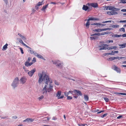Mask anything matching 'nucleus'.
I'll return each instance as SVG.
<instances>
[{
  "label": "nucleus",
  "mask_w": 126,
  "mask_h": 126,
  "mask_svg": "<svg viewBox=\"0 0 126 126\" xmlns=\"http://www.w3.org/2000/svg\"><path fill=\"white\" fill-rule=\"evenodd\" d=\"M48 4L47 5L43 6L42 8L41 9V10L44 12H46L45 10L48 7Z\"/></svg>",
  "instance_id": "obj_15"
},
{
  "label": "nucleus",
  "mask_w": 126,
  "mask_h": 126,
  "mask_svg": "<svg viewBox=\"0 0 126 126\" xmlns=\"http://www.w3.org/2000/svg\"><path fill=\"white\" fill-rule=\"evenodd\" d=\"M109 30V28H105L104 29H97L93 30V31L98 32H100L101 31Z\"/></svg>",
  "instance_id": "obj_7"
},
{
  "label": "nucleus",
  "mask_w": 126,
  "mask_h": 126,
  "mask_svg": "<svg viewBox=\"0 0 126 126\" xmlns=\"http://www.w3.org/2000/svg\"><path fill=\"white\" fill-rule=\"evenodd\" d=\"M67 99L68 100L71 99H72V97L71 96H67Z\"/></svg>",
  "instance_id": "obj_47"
},
{
  "label": "nucleus",
  "mask_w": 126,
  "mask_h": 126,
  "mask_svg": "<svg viewBox=\"0 0 126 126\" xmlns=\"http://www.w3.org/2000/svg\"><path fill=\"white\" fill-rule=\"evenodd\" d=\"M29 52L31 54H33L35 55V53H36V52H34L33 51L31 50H29Z\"/></svg>",
  "instance_id": "obj_28"
},
{
  "label": "nucleus",
  "mask_w": 126,
  "mask_h": 126,
  "mask_svg": "<svg viewBox=\"0 0 126 126\" xmlns=\"http://www.w3.org/2000/svg\"><path fill=\"white\" fill-rule=\"evenodd\" d=\"M38 75L39 78L38 83L40 84L43 81L46 84L42 90V94H46L47 92L49 93L53 91V85L52 84V80L49 78V76L44 71H43L42 73H39Z\"/></svg>",
  "instance_id": "obj_1"
},
{
  "label": "nucleus",
  "mask_w": 126,
  "mask_h": 126,
  "mask_svg": "<svg viewBox=\"0 0 126 126\" xmlns=\"http://www.w3.org/2000/svg\"><path fill=\"white\" fill-rule=\"evenodd\" d=\"M76 93L78 95L82 96V93L80 91L76 90H74V93L75 94H76Z\"/></svg>",
  "instance_id": "obj_10"
},
{
  "label": "nucleus",
  "mask_w": 126,
  "mask_h": 126,
  "mask_svg": "<svg viewBox=\"0 0 126 126\" xmlns=\"http://www.w3.org/2000/svg\"><path fill=\"white\" fill-rule=\"evenodd\" d=\"M123 37H126V34H124L121 35V36Z\"/></svg>",
  "instance_id": "obj_53"
},
{
  "label": "nucleus",
  "mask_w": 126,
  "mask_h": 126,
  "mask_svg": "<svg viewBox=\"0 0 126 126\" xmlns=\"http://www.w3.org/2000/svg\"><path fill=\"white\" fill-rule=\"evenodd\" d=\"M36 61V59L35 58H34L32 60V63H33Z\"/></svg>",
  "instance_id": "obj_44"
},
{
  "label": "nucleus",
  "mask_w": 126,
  "mask_h": 126,
  "mask_svg": "<svg viewBox=\"0 0 126 126\" xmlns=\"http://www.w3.org/2000/svg\"><path fill=\"white\" fill-rule=\"evenodd\" d=\"M18 35L23 40H26V37L25 36L21 35L20 33H18Z\"/></svg>",
  "instance_id": "obj_16"
},
{
  "label": "nucleus",
  "mask_w": 126,
  "mask_h": 126,
  "mask_svg": "<svg viewBox=\"0 0 126 126\" xmlns=\"http://www.w3.org/2000/svg\"><path fill=\"white\" fill-rule=\"evenodd\" d=\"M32 13L31 14H34L36 11V10H34L33 8L32 9Z\"/></svg>",
  "instance_id": "obj_30"
},
{
  "label": "nucleus",
  "mask_w": 126,
  "mask_h": 126,
  "mask_svg": "<svg viewBox=\"0 0 126 126\" xmlns=\"http://www.w3.org/2000/svg\"><path fill=\"white\" fill-rule=\"evenodd\" d=\"M7 117H8L7 116H5L4 117H1V119H5L7 118Z\"/></svg>",
  "instance_id": "obj_55"
},
{
  "label": "nucleus",
  "mask_w": 126,
  "mask_h": 126,
  "mask_svg": "<svg viewBox=\"0 0 126 126\" xmlns=\"http://www.w3.org/2000/svg\"><path fill=\"white\" fill-rule=\"evenodd\" d=\"M69 93H68V92H64V94L65 96H68V95L69 94Z\"/></svg>",
  "instance_id": "obj_35"
},
{
  "label": "nucleus",
  "mask_w": 126,
  "mask_h": 126,
  "mask_svg": "<svg viewBox=\"0 0 126 126\" xmlns=\"http://www.w3.org/2000/svg\"><path fill=\"white\" fill-rule=\"evenodd\" d=\"M89 21L90 20H94V18H90L87 19Z\"/></svg>",
  "instance_id": "obj_52"
},
{
  "label": "nucleus",
  "mask_w": 126,
  "mask_h": 126,
  "mask_svg": "<svg viewBox=\"0 0 126 126\" xmlns=\"http://www.w3.org/2000/svg\"><path fill=\"white\" fill-rule=\"evenodd\" d=\"M101 23H97V25H98L100 26H99L100 27Z\"/></svg>",
  "instance_id": "obj_64"
},
{
  "label": "nucleus",
  "mask_w": 126,
  "mask_h": 126,
  "mask_svg": "<svg viewBox=\"0 0 126 126\" xmlns=\"http://www.w3.org/2000/svg\"><path fill=\"white\" fill-rule=\"evenodd\" d=\"M19 42L20 43L22 44V45H23V44L24 43L23 42V41L22 40H21L20 41H19Z\"/></svg>",
  "instance_id": "obj_54"
},
{
  "label": "nucleus",
  "mask_w": 126,
  "mask_h": 126,
  "mask_svg": "<svg viewBox=\"0 0 126 126\" xmlns=\"http://www.w3.org/2000/svg\"><path fill=\"white\" fill-rule=\"evenodd\" d=\"M106 43H113V41L112 40H108L106 41Z\"/></svg>",
  "instance_id": "obj_33"
},
{
  "label": "nucleus",
  "mask_w": 126,
  "mask_h": 126,
  "mask_svg": "<svg viewBox=\"0 0 126 126\" xmlns=\"http://www.w3.org/2000/svg\"><path fill=\"white\" fill-rule=\"evenodd\" d=\"M27 81V78L25 77H23L20 79V81L21 84H24L26 83Z\"/></svg>",
  "instance_id": "obj_6"
},
{
  "label": "nucleus",
  "mask_w": 126,
  "mask_h": 126,
  "mask_svg": "<svg viewBox=\"0 0 126 126\" xmlns=\"http://www.w3.org/2000/svg\"><path fill=\"white\" fill-rule=\"evenodd\" d=\"M19 49H20V51H21V53L22 54H23L24 53V52H23V50L22 48L20 47L19 48Z\"/></svg>",
  "instance_id": "obj_48"
},
{
  "label": "nucleus",
  "mask_w": 126,
  "mask_h": 126,
  "mask_svg": "<svg viewBox=\"0 0 126 126\" xmlns=\"http://www.w3.org/2000/svg\"><path fill=\"white\" fill-rule=\"evenodd\" d=\"M8 46V44L6 43V44L4 45L2 47V49L3 50H5L7 48V46Z\"/></svg>",
  "instance_id": "obj_20"
},
{
  "label": "nucleus",
  "mask_w": 126,
  "mask_h": 126,
  "mask_svg": "<svg viewBox=\"0 0 126 126\" xmlns=\"http://www.w3.org/2000/svg\"><path fill=\"white\" fill-rule=\"evenodd\" d=\"M121 11L123 12H126V9H122L121 10Z\"/></svg>",
  "instance_id": "obj_59"
},
{
  "label": "nucleus",
  "mask_w": 126,
  "mask_h": 126,
  "mask_svg": "<svg viewBox=\"0 0 126 126\" xmlns=\"http://www.w3.org/2000/svg\"><path fill=\"white\" fill-rule=\"evenodd\" d=\"M112 68L118 72H120V69L118 68V67L116 65H114L112 67Z\"/></svg>",
  "instance_id": "obj_11"
},
{
  "label": "nucleus",
  "mask_w": 126,
  "mask_h": 126,
  "mask_svg": "<svg viewBox=\"0 0 126 126\" xmlns=\"http://www.w3.org/2000/svg\"><path fill=\"white\" fill-rule=\"evenodd\" d=\"M107 115V114H104L101 116V117L102 118H104V117H106Z\"/></svg>",
  "instance_id": "obj_49"
},
{
  "label": "nucleus",
  "mask_w": 126,
  "mask_h": 126,
  "mask_svg": "<svg viewBox=\"0 0 126 126\" xmlns=\"http://www.w3.org/2000/svg\"><path fill=\"white\" fill-rule=\"evenodd\" d=\"M34 120V119L28 118L29 123H31L33 122Z\"/></svg>",
  "instance_id": "obj_26"
},
{
  "label": "nucleus",
  "mask_w": 126,
  "mask_h": 126,
  "mask_svg": "<svg viewBox=\"0 0 126 126\" xmlns=\"http://www.w3.org/2000/svg\"><path fill=\"white\" fill-rule=\"evenodd\" d=\"M23 45L24 46H25L26 47H27L28 48H30V49H31V48L30 47H29L28 46H27V45H26V44H25L24 43V44H23Z\"/></svg>",
  "instance_id": "obj_45"
},
{
  "label": "nucleus",
  "mask_w": 126,
  "mask_h": 126,
  "mask_svg": "<svg viewBox=\"0 0 126 126\" xmlns=\"http://www.w3.org/2000/svg\"><path fill=\"white\" fill-rule=\"evenodd\" d=\"M109 6H104L102 7L101 8L102 10L104 11H105L106 10H109Z\"/></svg>",
  "instance_id": "obj_19"
},
{
  "label": "nucleus",
  "mask_w": 126,
  "mask_h": 126,
  "mask_svg": "<svg viewBox=\"0 0 126 126\" xmlns=\"http://www.w3.org/2000/svg\"><path fill=\"white\" fill-rule=\"evenodd\" d=\"M19 83V79L18 77H16L14 80L11 84V86L14 89L16 87Z\"/></svg>",
  "instance_id": "obj_2"
},
{
  "label": "nucleus",
  "mask_w": 126,
  "mask_h": 126,
  "mask_svg": "<svg viewBox=\"0 0 126 126\" xmlns=\"http://www.w3.org/2000/svg\"><path fill=\"white\" fill-rule=\"evenodd\" d=\"M84 100L86 101H87L89 100V97L88 95H84Z\"/></svg>",
  "instance_id": "obj_21"
},
{
  "label": "nucleus",
  "mask_w": 126,
  "mask_h": 126,
  "mask_svg": "<svg viewBox=\"0 0 126 126\" xmlns=\"http://www.w3.org/2000/svg\"><path fill=\"white\" fill-rule=\"evenodd\" d=\"M111 54V53H106L105 54V55H110V54Z\"/></svg>",
  "instance_id": "obj_51"
},
{
  "label": "nucleus",
  "mask_w": 126,
  "mask_h": 126,
  "mask_svg": "<svg viewBox=\"0 0 126 126\" xmlns=\"http://www.w3.org/2000/svg\"><path fill=\"white\" fill-rule=\"evenodd\" d=\"M89 5L94 8L98 7V5L96 3H90Z\"/></svg>",
  "instance_id": "obj_12"
},
{
  "label": "nucleus",
  "mask_w": 126,
  "mask_h": 126,
  "mask_svg": "<svg viewBox=\"0 0 126 126\" xmlns=\"http://www.w3.org/2000/svg\"><path fill=\"white\" fill-rule=\"evenodd\" d=\"M85 21H87L85 24L86 27L88 29L89 28V26L90 25V22L87 19H86Z\"/></svg>",
  "instance_id": "obj_17"
},
{
  "label": "nucleus",
  "mask_w": 126,
  "mask_h": 126,
  "mask_svg": "<svg viewBox=\"0 0 126 126\" xmlns=\"http://www.w3.org/2000/svg\"><path fill=\"white\" fill-rule=\"evenodd\" d=\"M115 59V57H111L109 58L108 60L111 61Z\"/></svg>",
  "instance_id": "obj_27"
},
{
  "label": "nucleus",
  "mask_w": 126,
  "mask_h": 126,
  "mask_svg": "<svg viewBox=\"0 0 126 126\" xmlns=\"http://www.w3.org/2000/svg\"><path fill=\"white\" fill-rule=\"evenodd\" d=\"M44 96L43 95H41L40 97L38 98V99L39 100H41L44 98Z\"/></svg>",
  "instance_id": "obj_34"
},
{
  "label": "nucleus",
  "mask_w": 126,
  "mask_h": 126,
  "mask_svg": "<svg viewBox=\"0 0 126 126\" xmlns=\"http://www.w3.org/2000/svg\"><path fill=\"white\" fill-rule=\"evenodd\" d=\"M33 64L32 63H29V62H26L25 63V65L27 67L29 66H31Z\"/></svg>",
  "instance_id": "obj_18"
},
{
  "label": "nucleus",
  "mask_w": 126,
  "mask_h": 126,
  "mask_svg": "<svg viewBox=\"0 0 126 126\" xmlns=\"http://www.w3.org/2000/svg\"><path fill=\"white\" fill-rule=\"evenodd\" d=\"M109 10H114V8L113 7L109 6Z\"/></svg>",
  "instance_id": "obj_31"
},
{
  "label": "nucleus",
  "mask_w": 126,
  "mask_h": 126,
  "mask_svg": "<svg viewBox=\"0 0 126 126\" xmlns=\"http://www.w3.org/2000/svg\"><path fill=\"white\" fill-rule=\"evenodd\" d=\"M111 22V21H103L102 22V23H110Z\"/></svg>",
  "instance_id": "obj_38"
},
{
  "label": "nucleus",
  "mask_w": 126,
  "mask_h": 126,
  "mask_svg": "<svg viewBox=\"0 0 126 126\" xmlns=\"http://www.w3.org/2000/svg\"><path fill=\"white\" fill-rule=\"evenodd\" d=\"M23 122H26L27 123H29L28 118H27L26 119L23 120Z\"/></svg>",
  "instance_id": "obj_50"
},
{
  "label": "nucleus",
  "mask_w": 126,
  "mask_h": 126,
  "mask_svg": "<svg viewBox=\"0 0 126 126\" xmlns=\"http://www.w3.org/2000/svg\"><path fill=\"white\" fill-rule=\"evenodd\" d=\"M39 6L38 5H37V4L35 6V7L37 10L38 9V8H39L38 6Z\"/></svg>",
  "instance_id": "obj_57"
},
{
  "label": "nucleus",
  "mask_w": 126,
  "mask_h": 126,
  "mask_svg": "<svg viewBox=\"0 0 126 126\" xmlns=\"http://www.w3.org/2000/svg\"><path fill=\"white\" fill-rule=\"evenodd\" d=\"M43 1H42V2H38L37 5H38L39 6H40L43 4Z\"/></svg>",
  "instance_id": "obj_36"
},
{
  "label": "nucleus",
  "mask_w": 126,
  "mask_h": 126,
  "mask_svg": "<svg viewBox=\"0 0 126 126\" xmlns=\"http://www.w3.org/2000/svg\"><path fill=\"white\" fill-rule=\"evenodd\" d=\"M126 43L120 45H119V46H121V48H125L126 47Z\"/></svg>",
  "instance_id": "obj_25"
},
{
  "label": "nucleus",
  "mask_w": 126,
  "mask_h": 126,
  "mask_svg": "<svg viewBox=\"0 0 126 126\" xmlns=\"http://www.w3.org/2000/svg\"><path fill=\"white\" fill-rule=\"evenodd\" d=\"M115 59H118V60H120L122 58H125V57H115Z\"/></svg>",
  "instance_id": "obj_41"
},
{
  "label": "nucleus",
  "mask_w": 126,
  "mask_h": 126,
  "mask_svg": "<svg viewBox=\"0 0 126 126\" xmlns=\"http://www.w3.org/2000/svg\"><path fill=\"white\" fill-rule=\"evenodd\" d=\"M94 35H98V36L101 35L100 33H95L91 35V36H94Z\"/></svg>",
  "instance_id": "obj_29"
},
{
  "label": "nucleus",
  "mask_w": 126,
  "mask_h": 126,
  "mask_svg": "<svg viewBox=\"0 0 126 126\" xmlns=\"http://www.w3.org/2000/svg\"><path fill=\"white\" fill-rule=\"evenodd\" d=\"M88 8V7L87 6H86L85 5H83V7H82V9L83 10H85V11H86Z\"/></svg>",
  "instance_id": "obj_23"
},
{
  "label": "nucleus",
  "mask_w": 126,
  "mask_h": 126,
  "mask_svg": "<svg viewBox=\"0 0 126 126\" xmlns=\"http://www.w3.org/2000/svg\"><path fill=\"white\" fill-rule=\"evenodd\" d=\"M31 59V58L30 57H29L28 58L27 61L26 62H29L30 60Z\"/></svg>",
  "instance_id": "obj_58"
},
{
  "label": "nucleus",
  "mask_w": 126,
  "mask_h": 126,
  "mask_svg": "<svg viewBox=\"0 0 126 126\" xmlns=\"http://www.w3.org/2000/svg\"><path fill=\"white\" fill-rule=\"evenodd\" d=\"M115 94H121V95H126V93H117L116 94L114 93Z\"/></svg>",
  "instance_id": "obj_39"
},
{
  "label": "nucleus",
  "mask_w": 126,
  "mask_h": 126,
  "mask_svg": "<svg viewBox=\"0 0 126 126\" xmlns=\"http://www.w3.org/2000/svg\"><path fill=\"white\" fill-rule=\"evenodd\" d=\"M122 117V115H120L117 117V119H120V118H121Z\"/></svg>",
  "instance_id": "obj_56"
},
{
  "label": "nucleus",
  "mask_w": 126,
  "mask_h": 126,
  "mask_svg": "<svg viewBox=\"0 0 126 126\" xmlns=\"http://www.w3.org/2000/svg\"><path fill=\"white\" fill-rule=\"evenodd\" d=\"M119 31H122L123 32H125V28H121L120 29Z\"/></svg>",
  "instance_id": "obj_40"
},
{
  "label": "nucleus",
  "mask_w": 126,
  "mask_h": 126,
  "mask_svg": "<svg viewBox=\"0 0 126 126\" xmlns=\"http://www.w3.org/2000/svg\"><path fill=\"white\" fill-rule=\"evenodd\" d=\"M35 69H34L28 72V74L29 76L32 77L35 71Z\"/></svg>",
  "instance_id": "obj_9"
},
{
  "label": "nucleus",
  "mask_w": 126,
  "mask_h": 126,
  "mask_svg": "<svg viewBox=\"0 0 126 126\" xmlns=\"http://www.w3.org/2000/svg\"><path fill=\"white\" fill-rule=\"evenodd\" d=\"M107 14L109 15H111L117 14L118 13L115 11L112 10L111 11L107 12Z\"/></svg>",
  "instance_id": "obj_8"
},
{
  "label": "nucleus",
  "mask_w": 126,
  "mask_h": 126,
  "mask_svg": "<svg viewBox=\"0 0 126 126\" xmlns=\"http://www.w3.org/2000/svg\"><path fill=\"white\" fill-rule=\"evenodd\" d=\"M6 4H7L8 3L7 0H3Z\"/></svg>",
  "instance_id": "obj_61"
},
{
  "label": "nucleus",
  "mask_w": 126,
  "mask_h": 126,
  "mask_svg": "<svg viewBox=\"0 0 126 126\" xmlns=\"http://www.w3.org/2000/svg\"><path fill=\"white\" fill-rule=\"evenodd\" d=\"M52 63L55 64L57 66L61 68L62 66L63 63L58 60L52 61Z\"/></svg>",
  "instance_id": "obj_4"
},
{
  "label": "nucleus",
  "mask_w": 126,
  "mask_h": 126,
  "mask_svg": "<svg viewBox=\"0 0 126 126\" xmlns=\"http://www.w3.org/2000/svg\"><path fill=\"white\" fill-rule=\"evenodd\" d=\"M55 84L57 85H59L58 83V82H57L56 81H54Z\"/></svg>",
  "instance_id": "obj_60"
},
{
  "label": "nucleus",
  "mask_w": 126,
  "mask_h": 126,
  "mask_svg": "<svg viewBox=\"0 0 126 126\" xmlns=\"http://www.w3.org/2000/svg\"><path fill=\"white\" fill-rule=\"evenodd\" d=\"M117 48V47L115 46H111L109 47H107V49L108 50H111L113 49L116 50V49Z\"/></svg>",
  "instance_id": "obj_13"
},
{
  "label": "nucleus",
  "mask_w": 126,
  "mask_h": 126,
  "mask_svg": "<svg viewBox=\"0 0 126 126\" xmlns=\"http://www.w3.org/2000/svg\"><path fill=\"white\" fill-rule=\"evenodd\" d=\"M125 22V20H121L119 22Z\"/></svg>",
  "instance_id": "obj_63"
},
{
  "label": "nucleus",
  "mask_w": 126,
  "mask_h": 126,
  "mask_svg": "<svg viewBox=\"0 0 126 126\" xmlns=\"http://www.w3.org/2000/svg\"><path fill=\"white\" fill-rule=\"evenodd\" d=\"M12 118L13 119H16L17 118V117L16 116H12Z\"/></svg>",
  "instance_id": "obj_43"
},
{
  "label": "nucleus",
  "mask_w": 126,
  "mask_h": 126,
  "mask_svg": "<svg viewBox=\"0 0 126 126\" xmlns=\"http://www.w3.org/2000/svg\"><path fill=\"white\" fill-rule=\"evenodd\" d=\"M103 98L106 102H108L109 101V99L107 98L104 97Z\"/></svg>",
  "instance_id": "obj_42"
},
{
  "label": "nucleus",
  "mask_w": 126,
  "mask_h": 126,
  "mask_svg": "<svg viewBox=\"0 0 126 126\" xmlns=\"http://www.w3.org/2000/svg\"><path fill=\"white\" fill-rule=\"evenodd\" d=\"M62 94V92L61 91H58L57 92V93L56 94V96L57 97L58 99H61L63 98L64 97L63 95H61Z\"/></svg>",
  "instance_id": "obj_5"
},
{
  "label": "nucleus",
  "mask_w": 126,
  "mask_h": 126,
  "mask_svg": "<svg viewBox=\"0 0 126 126\" xmlns=\"http://www.w3.org/2000/svg\"><path fill=\"white\" fill-rule=\"evenodd\" d=\"M108 33L107 32H105L104 33H100V35H104L106 34H107Z\"/></svg>",
  "instance_id": "obj_46"
},
{
  "label": "nucleus",
  "mask_w": 126,
  "mask_h": 126,
  "mask_svg": "<svg viewBox=\"0 0 126 126\" xmlns=\"http://www.w3.org/2000/svg\"><path fill=\"white\" fill-rule=\"evenodd\" d=\"M118 51H113V53H118Z\"/></svg>",
  "instance_id": "obj_62"
},
{
  "label": "nucleus",
  "mask_w": 126,
  "mask_h": 126,
  "mask_svg": "<svg viewBox=\"0 0 126 126\" xmlns=\"http://www.w3.org/2000/svg\"><path fill=\"white\" fill-rule=\"evenodd\" d=\"M121 36V35H118L117 34H114L113 35V36L114 37H119Z\"/></svg>",
  "instance_id": "obj_32"
},
{
  "label": "nucleus",
  "mask_w": 126,
  "mask_h": 126,
  "mask_svg": "<svg viewBox=\"0 0 126 126\" xmlns=\"http://www.w3.org/2000/svg\"><path fill=\"white\" fill-rule=\"evenodd\" d=\"M101 43H103V42H100V44L98 45V48L99 50H101L104 49H107V47H108V45L106 44H101Z\"/></svg>",
  "instance_id": "obj_3"
},
{
  "label": "nucleus",
  "mask_w": 126,
  "mask_h": 126,
  "mask_svg": "<svg viewBox=\"0 0 126 126\" xmlns=\"http://www.w3.org/2000/svg\"><path fill=\"white\" fill-rule=\"evenodd\" d=\"M93 36V37H90V38L91 40H93L94 39H96L98 38V37L96 36V35L94 36Z\"/></svg>",
  "instance_id": "obj_24"
},
{
  "label": "nucleus",
  "mask_w": 126,
  "mask_h": 126,
  "mask_svg": "<svg viewBox=\"0 0 126 126\" xmlns=\"http://www.w3.org/2000/svg\"><path fill=\"white\" fill-rule=\"evenodd\" d=\"M111 27L115 28H119V26L118 25H112L111 26Z\"/></svg>",
  "instance_id": "obj_22"
},
{
  "label": "nucleus",
  "mask_w": 126,
  "mask_h": 126,
  "mask_svg": "<svg viewBox=\"0 0 126 126\" xmlns=\"http://www.w3.org/2000/svg\"><path fill=\"white\" fill-rule=\"evenodd\" d=\"M68 93H71L73 95H75L74 93V90L73 91H69L68 92Z\"/></svg>",
  "instance_id": "obj_37"
},
{
  "label": "nucleus",
  "mask_w": 126,
  "mask_h": 126,
  "mask_svg": "<svg viewBox=\"0 0 126 126\" xmlns=\"http://www.w3.org/2000/svg\"><path fill=\"white\" fill-rule=\"evenodd\" d=\"M35 56H37L38 58L42 59L43 60H45L44 57L41 55L38 54L37 53H35Z\"/></svg>",
  "instance_id": "obj_14"
}]
</instances>
